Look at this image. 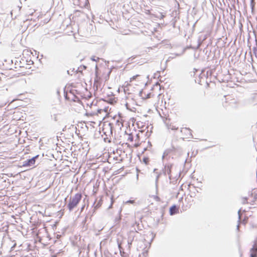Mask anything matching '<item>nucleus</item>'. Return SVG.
<instances>
[{
    "instance_id": "nucleus-1",
    "label": "nucleus",
    "mask_w": 257,
    "mask_h": 257,
    "mask_svg": "<svg viewBox=\"0 0 257 257\" xmlns=\"http://www.w3.org/2000/svg\"><path fill=\"white\" fill-rule=\"evenodd\" d=\"M145 83L144 78L141 75H136L130 78L129 83L127 82L126 85H123L124 91L125 93L130 94V92H127L128 90V86H141Z\"/></svg>"
},
{
    "instance_id": "nucleus-2",
    "label": "nucleus",
    "mask_w": 257,
    "mask_h": 257,
    "mask_svg": "<svg viewBox=\"0 0 257 257\" xmlns=\"http://www.w3.org/2000/svg\"><path fill=\"white\" fill-rule=\"evenodd\" d=\"M110 108L108 106H104L103 108H99L97 110V113L94 115L95 121H90L93 123H100L106 117H108V115L110 113Z\"/></svg>"
},
{
    "instance_id": "nucleus-3",
    "label": "nucleus",
    "mask_w": 257,
    "mask_h": 257,
    "mask_svg": "<svg viewBox=\"0 0 257 257\" xmlns=\"http://www.w3.org/2000/svg\"><path fill=\"white\" fill-rule=\"evenodd\" d=\"M82 198V195L80 193L75 194V195L70 198L67 207L70 211H71L74 208L76 207Z\"/></svg>"
},
{
    "instance_id": "nucleus-4",
    "label": "nucleus",
    "mask_w": 257,
    "mask_h": 257,
    "mask_svg": "<svg viewBox=\"0 0 257 257\" xmlns=\"http://www.w3.org/2000/svg\"><path fill=\"white\" fill-rule=\"evenodd\" d=\"M127 141L128 142L126 144H128V145L132 148H137L141 144L138 136H137L136 139L134 143L133 136L132 134H128L127 135Z\"/></svg>"
},
{
    "instance_id": "nucleus-5",
    "label": "nucleus",
    "mask_w": 257,
    "mask_h": 257,
    "mask_svg": "<svg viewBox=\"0 0 257 257\" xmlns=\"http://www.w3.org/2000/svg\"><path fill=\"white\" fill-rule=\"evenodd\" d=\"M161 86L159 82L156 83L153 86L152 88V92L148 94V97L147 98H150L152 96H154L155 95H160L161 94Z\"/></svg>"
},
{
    "instance_id": "nucleus-6",
    "label": "nucleus",
    "mask_w": 257,
    "mask_h": 257,
    "mask_svg": "<svg viewBox=\"0 0 257 257\" xmlns=\"http://www.w3.org/2000/svg\"><path fill=\"white\" fill-rule=\"evenodd\" d=\"M181 137L183 140L191 139L192 138V131L189 128H182L181 130Z\"/></svg>"
},
{
    "instance_id": "nucleus-7",
    "label": "nucleus",
    "mask_w": 257,
    "mask_h": 257,
    "mask_svg": "<svg viewBox=\"0 0 257 257\" xmlns=\"http://www.w3.org/2000/svg\"><path fill=\"white\" fill-rule=\"evenodd\" d=\"M102 82L103 79L101 78L100 73L99 72L98 69L96 68L94 85L96 87L97 89L100 88L102 86Z\"/></svg>"
},
{
    "instance_id": "nucleus-8",
    "label": "nucleus",
    "mask_w": 257,
    "mask_h": 257,
    "mask_svg": "<svg viewBox=\"0 0 257 257\" xmlns=\"http://www.w3.org/2000/svg\"><path fill=\"white\" fill-rule=\"evenodd\" d=\"M39 157L37 155L31 159L28 160L24 162L23 166L24 167H29L34 165L35 164L36 159Z\"/></svg>"
},
{
    "instance_id": "nucleus-9",
    "label": "nucleus",
    "mask_w": 257,
    "mask_h": 257,
    "mask_svg": "<svg viewBox=\"0 0 257 257\" xmlns=\"http://www.w3.org/2000/svg\"><path fill=\"white\" fill-rule=\"evenodd\" d=\"M173 167L172 164H168L165 166L164 172L165 174H167L169 176L170 179L171 177L172 169Z\"/></svg>"
},
{
    "instance_id": "nucleus-10",
    "label": "nucleus",
    "mask_w": 257,
    "mask_h": 257,
    "mask_svg": "<svg viewBox=\"0 0 257 257\" xmlns=\"http://www.w3.org/2000/svg\"><path fill=\"white\" fill-rule=\"evenodd\" d=\"M158 13L159 14H156L155 17L160 19H163L165 17V16H166V13L164 12H160V11H158Z\"/></svg>"
},
{
    "instance_id": "nucleus-11",
    "label": "nucleus",
    "mask_w": 257,
    "mask_h": 257,
    "mask_svg": "<svg viewBox=\"0 0 257 257\" xmlns=\"http://www.w3.org/2000/svg\"><path fill=\"white\" fill-rule=\"evenodd\" d=\"M250 257H257V248L252 247L250 249Z\"/></svg>"
},
{
    "instance_id": "nucleus-12",
    "label": "nucleus",
    "mask_w": 257,
    "mask_h": 257,
    "mask_svg": "<svg viewBox=\"0 0 257 257\" xmlns=\"http://www.w3.org/2000/svg\"><path fill=\"white\" fill-rule=\"evenodd\" d=\"M251 196L253 198V199H257V188H254L252 190Z\"/></svg>"
},
{
    "instance_id": "nucleus-13",
    "label": "nucleus",
    "mask_w": 257,
    "mask_h": 257,
    "mask_svg": "<svg viewBox=\"0 0 257 257\" xmlns=\"http://www.w3.org/2000/svg\"><path fill=\"white\" fill-rule=\"evenodd\" d=\"M176 209V206L174 205V206H172L171 208H170V214L171 215L174 214L175 213V210Z\"/></svg>"
},
{
    "instance_id": "nucleus-14",
    "label": "nucleus",
    "mask_w": 257,
    "mask_h": 257,
    "mask_svg": "<svg viewBox=\"0 0 257 257\" xmlns=\"http://www.w3.org/2000/svg\"><path fill=\"white\" fill-rule=\"evenodd\" d=\"M143 161L146 165H148L149 163V159L148 157H144L143 159Z\"/></svg>"
},
{
    "instance_id": "nucleus-15",
    "label": "nucleus",
    "mask_w": 257,
    "mask_h": 257,
    "mask_svg": "<svg viewBox=\"0 0 257 257\" xmlns=\"http://www.w3.org/2000/svg\"><path fill=\"white\" fill-rule=\"evenodd\" d=\"M253 248H257V237L253 241V244L252 246Z\"/></svg>"
},
{
    "instance_id": "nucleus-16",
    "label": "nucleus",
    "mask_w": 257,
    "mask_h": 257,
    "mask_svg": "<svg viewBox=\"0 0 257 257\" xmlns=\"http://www.w3.org/2000/svg\"><path fill=\"white\" fill-rule=\"evenodd\" d=\"M135 203V201L134 200H130L125 202L126 204L127 203H131V204H134Z\"/></svg>"
},
{
    "instance_id": "nucleus-17",
    "label": "nucleus",
    "mask_w": 257,
    "mask_h": 257,
    "mask_svg": "<svg viewBox=\"0 0 257 257\" xmlns=\"http://www.w3.org/2000/svg\"><path fill=\"white\" fill-rule=\"evenodd\" d=\"M91 59L93 60V61H97L99 58H97V60L95 59V58H91Z\"/></svg>"
},
{
    "instance_id": "nucleus-18",
    "label": "nucleus",
    "mask_w": 257,
    "mask_h": 257,
    "mask_svg": "<svg viewBox=\"0 0 257 257\" xmlns=\"http://www.w3.org/2000/svg\"><path fill=\"white\" fill-rule=\"evenodd\" d=\"M91 59L93 60V61H97L99 58H97V60L95 59V58H91Z\"/></svg>"
},
{
    "instance_id": "nucleus-19",
    "label": "nucleus",
    "mask_w": 257,
    "mask_h": 257,
    "mask_svg": "<svg viewBox=\"0 0 257 257\" xmlns=\"http://www.w3.org/2000/svg\"><path fill=\"white\" fill-rule=\"evenodd\" d=\"M147 14H151V12H150V10H148V11Z\"/></svg>"
},
{
    "instance_id": "nucleus-20",
    "label": "nucleus",
    "mask_w": 257,
    "mask_h": 257,
    "mask_svg": "<svg viewBox=\"0 0 257 257\" xmlns=\"http://www.w3.org/2000/svg\"><path fill=\"white\" fill-rule=\"evenodd\" d=\"M102 102H103V103H106V102H105V101H103Z\"/></svg>"
}]
</instances>
